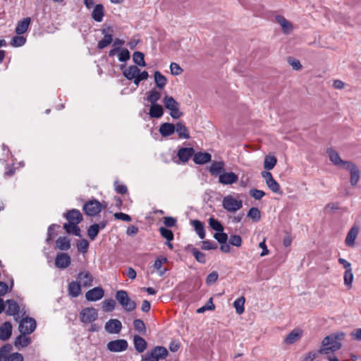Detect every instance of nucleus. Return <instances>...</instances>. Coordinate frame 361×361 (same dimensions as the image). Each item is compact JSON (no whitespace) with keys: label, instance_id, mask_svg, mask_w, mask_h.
<instances>
[{"label":"nucleus","instance_id":"052dcab7","mask_svg":"<svg viewBox=\"0 0 361 361\" xmlns=\"http://www.w3.org/2000/svg\"><path fill=\"white\" fill-rule=\"evenodd\" d=\"M201 248L204 250H216L218 247L216 243L209 240H202Z\"/></svg>","mask_w":361,"mask_h":361},{"label":"nucleus","instance_id":"5fc2aeb1","mask_svg":"<svg viewBox=\"0 0 361 361\" xmlns=\"http://www.w3.org/2000/svg\"><path fill=\"white\" fill-rule=\"evenodd\" d=\"M215 310V305L213 302V298H210L204 305L198 308L196 310V312L198 314H201V313H204L207 310Z\"/></svg>","mask_w":361,"mask_h":361},{"label":"nucleus","instance_id":"49530a36","mask_svg":"<svg viewBox=\"0 0 361 361\" xmlns=\"http://www.w3.org/2000/svg\"><path fill=\"white\" fill-rule=\"evenodd\" d=\"M102 304V309L105 312H112L116 307V302L113 299L104 300Z\"/></svg>","mask_w":361,"mask_h":361},{"label":"nucleus","instance_id":"6e6552de","mask_svg":"<svg viewBox=\"0 0 361 361\" xmlns=\"http://www.w3.org/2000/svg\"><path fill=\"white\" fill-rule=\"evenodd\" d=\"M80 317L83 323H92L97 319L98 312L94 307H85L80 312Z\"/></svg>","mask_w":361,"mask_h":361},{"label":"nucleus","instance_id":"c756f323","mask_svg":"<svg viewBox=\"0 0 361 361\" xmlns=\"http://www.w3.org/2000/svg\"><path fill=\"white\" fill-rule=\"evenodd\" d=\"M164 114V109L161 105L159 104H150L149 115L153 118H159Z\"/></svg>","mask_w":361,"mask_h":361},{"label":"nucleus","instance_id":"e433bc0d","mask_svg":"<svg viewBox=\"0 0 361 361\" xmlns=\"http://www.w3.org/2000/svg\"><path fill=\"white\" fill-rule=\"evenodd\" d=\"M358 234V228L356 227H352L348 231L346 238L345 244L348 246H353L355 244V240Z\"/></svg>","mask_w":361,"mask_h":361},{"label":"nucleus","instance_id":"72a5a7b5","mask_svg":"<svg viewBox=\"0 0 361 361\" xmlns=\"http://www.w3.org/2000/svg\"><path fill=\"white\" fill-rule=\"evenodd\" d=\"M191 224L194 227L199 238L200 239H204L205 238L206 233L203 223L197 219H195L191 221Z\"/></svg>","mask_w":361,"mask_h":361},{"label":"nucleus","instance_id":"20e7f679","mask_svg":"<svg viewBox=\"0 0 361 361\" xmlns=\"http://www.w3.org/2000/svg\"><path fill=\"white\" fill-rule=\"evenodd\" d=\"M106 204L103 205L96 199L90 200L86 202L82 207L85 214L89 216H96L102 209L106 207Z\"/></svg>","mask_w":361,"mask_h":361},{"label":"nucleus","instance_id":"cd10ccee","mask_svg":"<svg viewBox=\"0 0 361 361\" xmlns=\"http://www.w3.org/2000/svg\"><path fill=\"white\" fill-rule=\"evenodd\" d=\"M185 250L188 251H190L193 255L195 259L201 263V264H205L206 263V256L204 253L199 251L197 248L194 247L192 245H188Z\"/></svg>","mask_w":361,"mask_h":361},{"label":"nucleus","instance_id":"6ab92c4d","mask_svg":"<svg viewBox=\"0 0 361 361\" xmlns=\"http://www.w3.org/2000/svg\"><path fill=\"white\" fill-rule=\"evenodd\" d=\"M78 279L81 286L84 287H90L92 286L93 276L89 271H80L78 275Z\"/></svg>","mask_w":361,"mask_h":361},{"label":"nucleus","instance_id":"864d4df0","mask_svg":"<svg viewBox=\"0 0 361 361\" xmlns=\"http://www.w3.org/2000/svg\"><path fill=\"white\" fill-rule=\"evenodd\" d=\"M159 230L161 235L166 239L167 241H172L173 240L174 235L171 230L162 226Z\"/></svg>","mask_w":361,"mask_h":361},{"label":"nucleus","instance_id":"79ce46f5","mask_svg":"<svg viewBox=\"0 0 361 361\" xmlns=\"http://www.w3.org/2000/svg\"><path fill=\"white\" fill-rule=\"evenodd\" d=\"M167 262V258L166 257H158L154 263V268L158 271L159 275L162 276L167 271L166 269H161L162 264Z\"/></svg>","mask_w":361,"mask_h":361},{"label":"nucleus","instance_id":"2eb2a0df","mask_svg":"<svg viewBox=\"0 0 361 361\" xmlns=\"http://www.w3.org/2000/svg\"><path fill=\"white\" fill-rule=\"evenodd\" d=\"M104 329L109 334H118L122 329V324L117 319H111L105 324Z\"/></svg>","mask_w":361,"mask_h":361},{"label":"nucleus","instance_id":"39448f33","mask_svg":"<svg viewBox=\"0 0 361 361\" xmlns=\"http://www.w3.org/2000/svg\"><path fill=\"white\" fill-rule=\"evenodd\" d=\"M118 28L116 25H104L102 29L103 38L98 42L97 45H110L117 35Z\"/></svg>","mask_w":361,"mask_h":361},{"label":"nucleus","instance_id":"412c9836","mask_svg":"<svg viewBox=\"0 0 361 361\" xmlns=\"http://www.w3.org/2000/svg\"><path fill=\"white\" fill-rule=\"evenodd\" d=\"M133 344L135 350L139 353H143L147 348V341L139 335L133 336Z\"/></svg>","mask_w":361,"mask_h":361},{"label":"nucleus","instance_id":"680f3d73","mask_svg":"<svg viewBox=\"0 0 361 361\" xmlns=\"http://www.w3.org/2000/svg\"><path fill=\"white\" fill-rule=\"evenodd\" d=\"M213 236L220 244H224L228 240V235L224 231L216 232Z\"/></svg>","mask_w":361,"mask_h":361},{"label":"nucleus","instance_id":"9b49d317","mask_svg":"<svg viewBox=\"0 0 361 361\" xmlns=\"http://www.w3.org/2000/svg\"><path fill=\"white\" fill-rule=\"evenodd\" d=\"M118 55V61L121 62H126L130 59V51L127 49H123L122 47H114V49L109 52V56Z\"/></svg>","mask_w":361,"mask_h":361},{"label":"nucleus","instance_id":"8fccbe9b","mask_svg":"<svg viewBox=\"0 0 361 361\" xmlns=\"http://www.w3.org/2000/svg\"><path fill=\"white\" fill-rule=\"evenodd\" d=\"M209 225L212 229L216 231V232L224 231V228L221 223L213 217H210L209 219Z\"/></svg>","mask_w":361,"mask_h":361},{"label":"nucleus","instance_id":"c9c22d12","mask_svg":"<svg viewBox=\"0 0 361 361\" xmlns=\"http://www.w3.org/2000/svg\"><path fill=\"white\" fill-rule=\"evenodd\" d=\"M301 336V331L299 329H293L284 339L286 344L290 345L296 342Z\"/></svg>","mask_w":361,"mask_h":361},{"label":"nucleus","instance_id":"338daca9","mask_svg":"<svg viewBox=\"0 0 361 361\" xmlns=\"http://www.w3.org/2000/svg\"><path fill=\"white\" fill-rule=\"evenodd\" d=\"M249 193L250 196L257 200H260L265 195V192L264 191L255 188L251 189Z\"/></svg>","mask_w":361,"mask_h":361},{"label":"nucleus","instance_id":"c03bdc74","mask_svg":"<svg viewBox=\"0 0 361 361\" xmlns=\"http://www.w3.org/2000/svg\"><path fill=\"white\" fill-rule=\"evenodd\" d=\"M133 327L136 331L142 335L146 334V326L144 322L140 319H135L133 321Z\"/></svg>","mask_w":361,"mask_h":361},{"label":"nucleus","instance_id":"aec40b11","mask_svg":"<svg viewBox=\"0 0 361 361\" xmlns=\"http://www.w3.org/2000/svg\"><path fill=\"white\" fill-rule=\"evenodd\" d=\"M212 160V155L208 152H199L194 153L193 161L196 164L202 165L207 164Z\"/></svg>","mask_w":361,"mask_h":361},{"label":"nucleus","instance_id":"a211bd4d","mask_svg":"<svg viewBox=\"0 0 361 361\" xmlns=\"http://www.w3.org/2000/svg\"><path fill=\"white\" fill-rule=\"evenodd\" d=\"M327 153L329 154V159L336 166H342L343 169H345V163L350 162L348 161L342 160L338 153L332 149H328Z\"/></svg>","mask_w":361,"mask_h":361},{"label":"nucleus","instance_id":"a19ab883","mask_svg":"<svg viewBox=\"0 0 361 361\" xmlns=\"http://www.w3.org/2000/svg\"><path fill=\"white\" fill-rule=\"evenodd\" d=\"M163 103L164 107L169 111L178 106H180L179 103L173 97L169 95H166L164 97Z\"/></svg>","mask_w":361,"mask_h":361},{"label":"nucleus","instance_id":"393cba45","mask_svg":"<svg viewBox=\"0 0 361 361\" xmlns=\"http://www.w3.org/2000/svg\"><path fill=\"white\" fill-rule=\"evenodd\" d=\"M92 18L96 22L100 23L103 20V18L104 16V7L102 4H96L92 13Z\"/></svg>","mask_w":361,"mask_h":361},{"label":"nucleus","instance_id":"a878e982","mask_svg":"<svg viewBox=\"0 0 361 361\" xmlns=\"http://www.w3.org/2000/svg\"><path fill=\"white\" fill-rule=\"evenodd\" d=\"M6 304L8 305L7 310H6V313L10 316H16L18 315L20 311V307L18 303L13 300H7Z\"/></svg>","mask_w":361,"mask_h":361},{"label":"nucleus","instance_id":"de8ad7c7","mask_svg":"<svg viewBox=\"0 0 361 361\" xmlns=\"http://www.w3.org/2000/svg\"><path fill=\"white\" fill-rule=\"evenodd\" d=\"M144 57V54L140 51H135L133 54L134 63L141 67H145L147 66Z\"/></svg>","mask_w":361,"mask_h":361},{"label":"nucleus","instance_id":"f704fd0d","mask_svg":"<svg viewBox=\"0 0 361 361\" xmlns=\"http://www.w3.org/2000/svg\"><path fill=\"white\" fill-rule=\"evenodd\" d=\"M139 73V68L136 66H130L125 69L123 72V75L128 80H132L133 78L137 76Z\"/></svg>","mask_w":361,"mask_h":361},{"label":"nucleus","instance_id":"7ed1b4c3","mask_svg":"<svg viewBox=\"0 0 361 361\" xmlns=\"http://www.w3.org/2000/svg\"><path fill=\"white\" fill-rule=\"evenodd\" d=\"M169 355L167 349L164 346H156L145 353L142 361H159L165 359Z\"/></svg>","mask_w":361,"mask_h":361},{"label":"nucleus","instance_id":"2f4dec72","mask_svg":"<svg viewBox=\"0 0 361 361\" xmlns=\"http://www.w3.org/2000/svg\"><path fill=\"white\" fill-rule=\"evenodd\" d=\"M68 290L69 295L76 298L81 293V285L78 281H71L68 284Z\"/></svg>","mask_w":361,"mask_h":361},{"label":"nucleus","instance_id":"13d9d810","mask_svg":"<svg viewBox=\"0 0 361 361\" xmlns=\"http://www.w3.org/2000/svg\"><path fill=\"white\" fill-rule=\"evenodd\" d=\"M89 247V242L86 239H82L77 243V249L79 252L86 253Z\"/></svg>","mask_w":361,"mask_h":361},{"label":"nucleus","instance_id":"5701e85b","mask_svg":"<svg viewBox=\"0 0 361 361\" xmlns=\"http://www.w3.org/2000/svg\"><path fill=\"white\" fill-rule=\"evenodd\" d=\"M71 240L66 236H61L56 240V249H59L62 251H67L71 248Z\"/></svg>","mask_w":361,"mask_h":361},{"label":"nucleus","instance_id":"37998d69","mask_svg":"<svg viewBox=\"0 0 361 361\" xmlns=\"http://www.w3.org/2000/svg\"><path fill=\"white\" fill-rule=\"evenodd\" d=\"M267 187L274 193L281 195L283 191L281 190V186L278 182H276L274 178H271L270 180H267Z\"/></svg>","mask_w":361,"mask_h":361},{"label":"nucleus","instance_id":"7c9ffc66","mask_svg":"<svg viewBox=\"0 0 361 361\" xmlns=\"http://www.w3.org/2000/svg\"><path fill=\"white\" fill-rule=\"evenodd\" d=\"M209 171L212 176H219L224 171V162L213 161Z\"/></svg>","mask_w":361,"mask_h":361},{"label":"nucleus","instance_id":"e2e57ef3","mask_svg":"<svg viewBox=\"0 0 361 361\" xmlns=\"http://www.w3.org/2000/svg\"><path fill=\"white\" fill-rule=\"evenodd\" d=\"M26 42V38L20 35L13 37L10 45H24Z\"/></svg>","mask_w":361,"mask_h":361},{"label":"nucleus","instance_id":"a18cd8bd","mask_svg":"<svg viewBox=\"0 0 361 361\" xmlns=\"http://www.w3.org/2000/svg\"><path fill=\"white\" fill-rule=\"evenodd\" d=\"M277 163V159L274 156H266L264 161V168L267 170H271Z\"/></svg>","mask_w":361,"mask_h":361},{"label":"nucleus","instance_id":"4be33fe9","mask_svg":"<svg viewBox=\"0 0 361 361\" xmlns=\"http://www.w3.org/2000/svg\"><path fill=\"white\" fill-rule=\"evenodd\" d=\"M12 334V325L9 322H5L0 326V340L6 341L8 340Z\"/></svg>","mask_w":361,"mask_h":361},{"label":"nucleus","instance_id":"4468645a","mask_svg":"<svg viewBox=\"0 0 361 361\" xmlns=\"http://www.w3.org/2000/svg\"><path fill=\"white\" fill-rule=\"evenodd\" d=\"M71 263V257L65 252H59L55 258V266L59 269H66L70 266Z\"/></svg>","mask_w":361,"mask_h":361},{"label":"nucleus","instance_id":"bf43d9fd","mask_svg":"<svg viewBox=\"0 0 361 361\" xmlns=\"http://www.w3.org/2000/svg\"><path fill=\"white\" fill-rule=\"evenodd\" d=\"M58 228H59V225L55 224H53L49 226L47 230V238L46 240L47 243L51 242L53 237L56 234V229Z\"/></svg>","mask_w":361,"mask_h":361},{"label":"nucleus","instance_id":"ddd939ff","mask_svg":"<svg viewBox=\"0 0 361 361\" xmlns=\"http://www.w3.org/2000/svg\"><path fill=\"white\" fill-rule=\"evenodd\" d=\"M63 217L71 223V224H79L82 221V215L80 210L72 209L63 214Z\"/></svg>","mask_w":361,"mask_h":361},{"label":"nucleus","instance_id":"3c124183","mask_svg":"<svg viewBox=\"0 0 361 361\" xmlns=\"http://www.w3.org/2000/svg\"><path fill=\"white\" fill-rule=\"evenodd\" d=\"M277 20L284 32L288 33L292 30L293 26L291 23L289 21H288L285 18H283V16H279L277 18Z\"/></svg>","mask_w":361,"mask_h":361},{"label":"nucleus","instance_id":"c85d7f7f","mask_svg":"<svg viewBox=\"0 0 361 361\" xmlns=\"http://www.w3.org/2000/svg\"><path fill=\"white\" fill-rule=\"evenodd\" d=\"M31 19L29 17L25 18L20 20L16 27V33L17 35L24 34L28 29L30 24Z\"/></svg>","mask_w":361,"mask_h":361},{"label":"nucleus","instance_id":"423d86ee","mask_svg":"<svg viewBox=\"0 0 361 361\" xmlns=\"http://www.w3.org/2000/svg\"><path fill=\"white\" fill-rule=\"evenodd\" d=\"M222 205L227 212H235L243 207V201L228 195L224 197Z\"/></svg>","mask_w":361,"mask_h":361},{"label":"nucleus","instance_id":"6e6d98bb","mask_svg":"<svg viewBox=\"0 0 361 361\" xmlns=\"http://www.w3.org/2000/svg\"><path fill=\"white\" fill-rule=\"evenodd\" d=\"M99 233V231L98 229V226L94 225V224L90 226L87 231V235L91 240H94L98 235Z\"/></svg>","mask_w":361,"mask_h":361},{"label":"nucleus","instance_id":"774afa93","mask_svg":"<svg viewBox=\"0 0 361 361\" xmlns=\"http://www.w3.org/2000/svg\"><path fill=\"white\" fill-rule=\"evenodd\" d=\"M229 244L240 247L242 245V238L239 235H231L229 239Z\"/></svg>","mask_w":361,"mask_h":361},{"label":"nucleus","instance_id":"4d7b16f0","mask_svg":"<svg viewBox=\"0 0 361 361\" xmlns=\"http://www.w3.org/2000/svg\"><path fill=\"white\" fill-rule=\"evenodd\" d=\"M286 60L288 63L292 66L293 70L300 71L302 69V66L298 59L292 56H288Z\"/></svg>","mask_w":361,"mask_h":361},{"label":"nucleus","instance_id":"b1692460","mask_svg":"<svg viewBox=\"0 0 361 361\" xmlns=\"http://www.w3.org/2000/svg\"><path fill=\"white\" fill-rule=\"evenodd\" d=\"M159 131L163 137H169L175 133L176 126L173 123H164L160 126Z\"/></svg>","mask_w":361,"mask_h":361},{"label":"nucleus","instance_id":"603ef678","mask_svg":"<svg viewBox=\"0 0 361 361\" xmlns=\"http://www.w3.org/2000/svg\"><path fill=\"white\" fill-rule=\"evenodd\" d=\"M247 217L252 219L254 222H257L261 219V213L257 207H252L247 213Z\"/></svg>","mask_w":361,"mask_h":361},{"label":"nucleus","instance_id":"ea45409f","mask_svg":"<svg viewBox=\"0 0 361 361\" xmlns=\"http://www.w3.org/2000/svg\"><path fill=\"white\" fill-rule=\"evenodd\" d=\"M154 82L158 88L163 89L166 85L167 79L163 74L157 71L154 72Z\"/></svg>","mask_w":361,"mask_h":361},{"label":"nucleus","instance_id":"4c0bfd02","mask_svg":"<svg viewBox=\"0 0 361 361\" xmlns=\"http://www.w3.org/2000/svg\"><path fill=\"white\" fill-rule=\"evenodd\" d=\"M13 350L11 344L6 343L0 348V361H7Z\"/></svg>","mask_w":361,"mask_h":361},{"label":"nucleus","instance_id":"0eeeda50","mask_svg":"<svg viewBox=\"0 0 361 361\" xmlns=\"http://www.w3.org/2000/svg\"><path fill=\"white\" fill-rule=\"evenodd\" d=\"M37 322L35 319L26 317L20 322L18 329L22 334H30L36 329Z\"/></svg>","mask_w":361,"mask_h":361},{"label":"nucleus","instance_id":"09e8293b","mask_svg":"<svg viewBox=\"0 0 361 361\" xmlns=\"http://www.w3.org/2000/svg\"><path fill=\"white\" fill-rule=\"evenodd\" d=\"M245 302V299L243 296L238 298L235 300L233 302V307L235 309V312L238 314H241L243 313L245 308H244V304Z\"/></svg>","mask_w":361,"mask_h":361},{"label":"nucleus","instance_id":"0e129e2a","mask_svg":"<svg viewBox=\"0 0 361 361\" xmlns=\"http://www.w3.org/2000/svg\"><path fill=\"white\" fill-rule=\"evenodd\" d=\"M344 283L347 286H350L353 281V270L345 271L344 272Z\"/></svg>","mask_w":361,"mask_h":361},{"label":"nucleus","instance_id":"f8f14e48","mask_svg":"<svg viewBox=\"0 0 361 361\" xmlns=\"http://www.w3.org/2000/svg\"><path fill=\"white\" fill-rule=\"evenodd\" d=\"M104 295V290L101 286L94 287L85 293L87 301L95 302L101 300Z\"/></svg>","mask_w":361,"mask_h":361},{"label":"nucleus","instance_id":"58836bf2","mask_svg":"<svg viewBox=\"0 0 361 361\" xmlns=\"http://www.w3.org/2000/svg\"><path fill=\"white\" fill-rule=\"evenodd\" d=\"M161 96V92L154 88L147 92V100L150 104H158L157 102L160 99Z\"/></svg>","mask_w":361,"mask_h":361},{"label":"nucleus","instance_id":"f03ea898","mask_svg":"<svg viewBox=\"0 0 361 361\" xmlns=\"http://www.w3.org/2000/svg\"><path fill=\"white\" fill-rule=\"evenodd\" d=\"M115 298L119 305L128 312H133L137 307L136 302L130 299L126 290H117Z\"/></svg>","mask_w":361,"mask_h":361},{"label":"nucleus","instance_id":"1a4fd4ad","mask_svg":"<svg viewBox=\"0 0 361 361\" xmlns=\"http://www.w3.org/2000/svg\"><path fill=\"white\" fill-rule=\"evenodd\" d=\"M128 343L125 339H117L109 341L106 345V348L110 352L119 353L128 349Z\"/></svg>","mask_w":361,"mask_h":361},{"label":"nucleus","instance_id":"f257e3e1","mask_svg":"<svg viewBox=\"0 0 361 361\" xmlns=\"http://www.w3.org/2000/svg\"><path fill=\"white\" fill-rule=\"evenodd\" d=\"M345 334L338 332L331 334L326 336L322 342V347L319 350L320 354H329L331 352H335L341 348L342 344L341 341L343 340Z\"/></svg>","mask_w":361,"mask_h":361},{"label":"nucleus","instance_id":"69168bd1","mask_svg":"<svg viewBox=\"0 0 361 361\" xmlns=\"http://www.w3.org/2000/svg\"><path fill=\"white\" fill-rule=\"evenodd\" d=\"M170 71H171V73L173 75H179L183 71V68H180V66L175 62H172L170 64Z\"/></svg>","mask_w":361,"mask_h":361},{"label":"nucleus","instance_id":"473e14b6","mask_svg":"<svg viewBox=\"0 0 361 361\" xmlns=\"http://www.w3.org/2000/svg\"><path fill=\"white\" fill-rule=\"evenodd\" d=\"M176 126V131L179 137L184 139L190 138V133L185 125L183 122H178Z\"/></svg>","mask_w":361,"mask_h":361},{"label":"nucleus","instance_id":"f3484780","mask_svg":"<svg viewBox=\"0 0 361 361\" xmlns=\"http://www.w3.org/2000/svg\"><path fill=\"white\" fill-rule=\"evenodd\" d=\"M238 180V176L233 172H223L219 176V181L223 185H231Z\"/></svg>","mask_w":361,"mask_h":361},{"label":"nucleus","instance_id":"dca6fc26","mask_svg":"<svg viewBox=\"0 0 361 361\" xmlns=\"http://www.w3.org/2000/svg\"><path fill=\"white\" fill-rule=\"evenodd\" d=\"M195 149L192 147H181L178 150L177 157L179 160L185 163L194 157Z\"/></svg>","mask_w":361,"mask_h":361},{"label":"nucleus","instance_id":"bb28decb","mask_svg":"<svg viewBox=\"0 0 361 361\" xmlns=\"http://www.w3.org/2000/svg\"><path fill=\"white\" fill-rule=\"evenodd\" d=\"M31 343L30 338L26 336V334H20L18 336L14 341V345L17 349L25 348L29 345Z\"/></svg>","mask_w":361,"mask_h":361},{"label":"nucleus","instance_id":"9d476101","mask_svg":"<svg viewBox=\"0 0 361 361\" xmlns=\"http://www.w3.org/2000/svg\"><path fill=\"white\" fill-rule=\"evenodd\" d=\"M345 169L350 173V182L351 185L355 186L360 180V172L357 166L353 163H345Z\"/></svg>","mask_w":361,"mask_h":361}]
</instances>
